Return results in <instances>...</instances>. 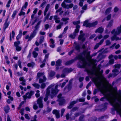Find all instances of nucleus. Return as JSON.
<instances>
[{
    "instance_id": "nucleus-40",
    "label": "nucleus",
    "mask_w": 121,
    "mask_h": 121,
    "mask_svg": "<svg viewBox=\"0 0 121 121\" xmlns=\"http://www.w3.org/2000/svg\"><path fill=\"white\" fill-rule=\"evenodd\" d=\"M28 5V3L27 2H26L24 4V5H23L22 8H23V9H24V8L25 9H26Z\"/></svg>"
},
{
    "instance_id": "nucleus-29",
    "label": "nucleus",
    "mask_w": 121,
    "mask_h": 121,
    "mask_svg": "<svg viewBox=\"0 0 121 121\" xmlns=\"http://www.w3.org/2000/svg\"><path fill=\"white\" fill-rule=\"evenodd\" d=\"M20 43V41L19 40H17V41H15L14 42V46L15 47L19 46V45Z\"/></svg>"
},
{
    "instance_id": "nucleus-56",
    "label": "nucleus",
    "mask_w": 121,
    "mask_h": 121,
    "mask_svg": "<svg viewBox=\"0 0 121 121\" xmlns=\"http://www.w3.org/2000/svg\"><path fill=\"white\" fill-rule=\"evenodd\" d=\"M114 66L116 68L119 69L121 67V65L120 64H118L115 65Z\"/></svg>"
},
{
    "instance_id": "nucleus-64",
    "label": "nucleus",
    "mask_w": 121,
    "mask_h": 121,
    "mask_svg": "<svg viewBox=\"0 0 121 121\" xmlns=\"http://www.w3.org/2000/svg\"><path fill=\"white\" fill-rule=\"evenodd\" d=\"M98 92V90L97 89H95L93 91V94L94 95H95Z\"/></svg>"
},
{
    "instance_id": "nucleus-48",
    "label": "nucleus",
    "mask_w": 121,
    "mask_h": 121,
    "mask_svg": "<svg viewBox=\"0 0 121 121\" xmlns=\"http://www.w3.org/2000/svg\"><path fill=\"white\" fill-rule=\"evenodd\" d=\"M111 14H110L107 16L106 17V20L107 21H109L110 20L111 18Z\"/></svg>"
},
{
    "instance_id": "nucleus-61",
    "label": "nucleus",
    "mask_w": 121,
    "mask_h": 121,
    "mask_svg": "<svg viewBox=\"0 0 121 121\" xmlns=\"http://www.w3.org/2000/svg\"><path fill=\"white\" fill-rule=\"evenodd\" d=\"M62 94L61 93L59 94L57 96V98L58 99H61L62 98Z\"/></svg>"
},
{
    "instance_id": "nucleus-13",
    "label": "nucleus",
    "mask_w": 121,
    "mask_h": 121,
    "mask_svg": "<svg viewBox=\"0 0 121 121\" xmlns=\"http://www.w3.org/2000/svg\"><path fill=\"white\" fill-rule=\"evenodd\" d=\"M51 87L50 86H49L48 88H47L46 89V91L45 95L49 96H50V89L51 88Z\"/></svg>"
},
{
    "instance_id": "nucleus-4",
    "label": "nucleus",
    "mask_w": 121,
    "mask_h": 121,
    "mask_svg": "<svg viewBox=\"0 0 121 121\" xmlns=\"http://www.w3.org/2000/svg\"><path fill=\"white\" fill-rule=\"evenodd\" d=\"M101 92L102 94L103 95H104V96L101 98L100 99V100L102 101H104L105 99H106L107 100L109 101V100L108 97L110 96L111 94H106V92L104 91H101Z\"/></svg>"
},
{
    "instance_id": "nucleus-32",
    "label": "nucleus",
    "mask_w": 121,
    "mask_h": 121,
    "mask_svg": "<svg viewBox=\"0 0 121 121\" xmlns=\"http://www.w3.org/2000/svg\"><path fill=\"white\" fill-rule=\"evenodd\" d=\"M113 21L112 20H111L109 22L107 26V27H110L112 25V23Z\"/></svg>"
},
{
    "instance_id": "nucleus-3",
    "label": "nucleus",
    "mask_w": 121,
    "mask_h": 121,
    "mask_svg": "<svg viewBox=\"0 0 121 121\" xmlns=\"http://www.w3.org/2000/svg\"><path fill=\"white\" fill-rule=\"evenodd\" d=\"M39 27V26H38L36 25L35 26V29L29 36L28 41L31 40L37 34V31L38 30Z\"/></svg>"
},
{
    "instance_id": "nucleus-49",
    "label": "nucleus",
    "mask_w": 121,
    "mask_h": 121,
    "mask_svg": "<svg viewBox=\"0 0 121 121\" xmlns=\"http://www.w3.org/2000/svg\"><path fill=\"white\" fill-rule=\"evenodd\" d=\"M101 65L99 64L98 66L97 67V70L98 71H99L101 69Z\"/></svg>"
},
{
    "instance_id": "nucleus-15",
    "label": "nucleus",
    "mask_w": 121,
    "mask_h": 121,
    "mask_svg": "<svg viewBox=\"0 0 121 121\" xmlns=\"http://www.w3.org/2000/svg\"><path fill=\"white\" fill-rule=\"evenodd\" d=\"M34 94V92L32 91H30V92H28L26 93V95H29L28 96V98L30 99L31 98L32 96Z\"/></svg>"
},
{
    "instance_id": "nucleus-6",
    "label": "nucleus",
    "mask_w": 121,
    "mask_h": 121,
    "mask_svg": "<svg viewBox=\"0 0 121 121\" xmlns=\"http://www.w3.org/2000/svg\"><path fill=\"white\" fill-rule=\"evenodd\" d=\"M59 91L56 90L54 89V88H51V94L50 97L51 99H53L57 94Z\"/></svg>"
},
{
    "instance_id": "nucleus-2",
    "label": "nucleus",
    "mask_w": 121,
    "mask_h": 121,
    "mask_svg": "<svg viewBox=\"0 0 121 121\" xmlns=\"http://www.w3.org/2000/svg\"><path fill=\"white\" fill-rule=\"evenodd\" d=\"M109 102L111 105L113 107V108L112 109V111H116L121 117V108H118L116 106V104H117V103L115 104L114 102H112L109 100Z\"/></svg>"
},
{
    "instance_id": "nucleus-62",
    "label": "nucleus",
    "mask_w": 121,
    "mask_h": 121,
    "mask_svg": "<svg viewBox=\"0 0 121 121\" xmlns=\"http://www.w3.org/2000/svg\"><path fill=\"white\" fill-rule=\"evenodd\" d=\"M65 111V110L64 108L62 109L61 111L60 115L61 116H62L64 112Z\"/></svg>"
},
{
    "instance_id": "nucleus-45",
    "label": "nucleus",
    "mask_w": 121,
    "mask_h": 121,
    "mask_svg": "<svg viewBox=\"0 0 121 121\" xmlns=\"http://www.w3.org/2000/svg\"><path fill=\"white\" fill-rule=\"evenodd\" d=\"M114 59H111L109 60V64L111 65L113 64L114 63Z\"/></svg>"
},
{
    "instance_id": "nucleus-51",
    "label": "nucleus",
    "mask_w": 121,
    "mask_h": 121,
    "mask_svg": "<svg viewBox=\"0 0 121 121\" xmlns=\"http://www.w3.org/2000/svg\"><path fill=\"white\" fill-rule=\"evenodd\" d=\"M8 72L10 73V77L12 78V73L11 70L10 69H8Z\"/></svg>"
},
{
    "instance_id": "nucleus-57",
    "label": "nucleus",
    "mask_w": 121,
    "mask_h": 121,
    "mask_svg": "<svg viewBox=\"0 0 121 121\" xmlns=\"http://www.w3.org/2000/svg\"><path fill=\"white\" fill-rule=\"evenodd\" d=\"M59 112L57 110L54 109L52 113L53 114H54L55 115Z\"/></svg>"
},
{
    "instance_id": "nucleus-50",
    "label": "nucleus",
    "mask_w": 121,
    "mask_h": 121,
    "mask_svg": "<svg viewBox=\"0 0 121 121\" xmlns=\"http://www.w3.org/2000/svg\"><path fill=\"white\" fill-rule=\"evenodd\" d=\"M10 22H8L6 23H5V22L4 24V26L8 28V26H9V25L10 24Z\"/></svg>"
},
{
    "instance_id": "nucleus-22",
    "label": "nucleus",
    "mask_w": 121,
    "mask_h": 121,
    "mask_svg": "<svg viewBox=\"0 0 121 121\" xmlns=\"http://www.w3.org/2000/svg\"><path fill=\"white\" fill-rule=\"evenodd\" d=\"M75 49L77 51L80 52L81 49V47L80 45L79 44L76 43L75 46Z\"/></svg>"
},
{
    "instance_id": "nucleus-42",
    "label": "nucleus",
    "mask_w": 121,
    "mask_h": 121,
    "mask_svg": "<svg viewBox=\"0 0 121 121\" xmlns=\"http://www.w3.org/2000/svg\"><path fill=\"white\" fill-rule=\"evenodd\" d=\"M55 74V73L54 71H51L50 73L49 76L51 77H53Z\"/></svg>"
},
{
    "instance_id": "nucleus-20",
    "label": "nucleus",
    "mask_w": 121,
    "mask_h": 121,
    "mask_svg": "<svg viewBox=\"0 0 121 121\" xmlns=\"http://www.w3.org/2000/svg\"><path fill=\"white\" fill-rule=\"evenodd\" d=\"M24 10V9H23V8H22L20 12L18 14V15L21 16L22 15H25V13L23 12Z\"/></svg>"
},
{
    "instance_id": "nucleus-5",
    "label": "nucleus",
    "mask_w": 121,
    "mask_h": 121,
    "mask_svg": "<svg viewBox=\"0 0 121 121\" xmlns=\"http://www.w3.org/2000/svg\"><path fill=\"white\" fill-rule=\"evenodd\" d=\"M86 70L88 74L91 75H95L96 72V67H93L91 70L86 69Z\"/></svg>"
},
{
    "instance_id": "nucleus-23",
    "label": "nucleus",
    "mask_w": 121,
    "mask_h": 121,
    "mask_svg": "<svg viewBox=\"0 0 121 121\" xmlns=\"http://www.w3.org/2000/svg\"><path fill=\"white\" fill-rule=\"evenodd\" d=\"M97 119L96 117L93 116L92 117H90L88 119V121H96Z\"/></svg>"
},
{
    "instance_id": "nucleus-24",
    "label": "nucleus",
    "mask_w": 121,
    "mask_h": 121,
    "mask_svg": "<svg viewBox=\"0 0 121 121\" xmlns=\"http://www.w3.org/2000/svg\"><path fill=\"white\" fill-rule=\"evenodd\" d=\"M50 15V12H48V13L46 16L44 18L43 20V21L44 22H45L47 20H48V19Z\"/></svg>"
},
{
    "instance_id": "nucleus-53",
    "label": "nucleus",
    "mask_w": 121,
    "mask_h": 121,
    "mask_svg": "<svg viewBox=\"0 0 121 121\" xmlns=\"http://www.w3.org/2000/svg\"><path fill=\"white\" fill-rule=\"evenodd\" d=\"M69 19L68 17L66 18H62L61 20L63 22H65L69 20Z\"/></svg>"
},
{
    "instance_id": "nucleus-14",
    "label": "nucleus",
    "mask_w": 121,
    "mask_h": 121,
    "mask_svg": "<svg viewBox=\"0 0 121 121\" xmlns=\"http://www.w3.org/2000/svg\"><path fill=\"white\" fill-rule=\"evenodd\" d=\"M108 103L107 102H105L104 104V106L103 108L100 109V111H105L107 109V105Z\"/></svg>"
},
{
    "instance_id": "nucleus-26",
    "label": "nucleus",
    "mask_w": 121,
    "mask_h": 121,
    "mask_svg": "<svg viewBox=\"0 0 121 121\" xmlns=\"http://www.w3.org/2000/svg\"><path fill=\"white\" fill-rule=\"evenodd\" d=\"M17 10H14L13 11L12 14L11 16V17L13 19H14L15 18V17L17 13Z\"/></svg>"
},
{
    "instance_id": "nucleus-38",
    "label": "nucleus",
    "mask_w": 121,
    "mask_h": 121,
    "mask_svg": "<svg viewBox=\"0 0 121 121\" xmlns=\"http://www.w3.org/2000/svg\"><path fill=\"white\" fill-rule=\"evenodd\" d=\"M32 85L34 87L38 89H39L40 87V85L39 84L36 83L33 84Z\"/></svg>"
},
{
    "instance_id": "nucleus-37",
    "label": "nucleus",
    "mask_w": 121,
    "mask_h": 121,
    "mask_svg": "<svg viewBox=\"0 0 121 121\" xmlns=\"http://www.w3.org/2000/svg\"><path fill=\"white\" fill-rule=\"evenodd\" d=\"M37 102L38 104L42 103V98L40 97L37 100Z\"/></svg>"
},
{
    "instance_id": "nucleus-60",
    "label": "nucleus",
    "mask_w": 121,
    "mask_h": 121,
    "mask_svg": "<svg viewBox=\"0 0 121 121\" xmlns=\"http://www.w3.org/2000/svg\"><path fill=\"white\" fill-rule=\"evenodd\" d=\"M39 83H42L44 82L43 79L42 78H40L39 80Z\"/></svg>"
},
{
    "instance_id": "nucleus-46",
    "label": "nucleus",
    "mask_w": 121,
    "mask_h": 121,
    "mask_svg": "<svg viewBox=\"0 0 121 121\" xmlns=\"http://www.w3.org/2000/svg\"><path fill=\"white\" fill-rule=\"evenodd\" d=\"M24 103V101H22L21 102L20 104L19 105V106L17 108V109L19 110L21 107L22 106V105Z\"/></svg>"
},
{
    "instance_id": "nucleus-17",
    "label": "nucleus",
    "mask_w": 121,
    "mask_h": 121,
    "mask_svg": "<svg viewBox=\"0 0 121 121\" xmlns=\"http://www.w3.org/2000/svg\"><path fill=\"white\" fill-rule=\"evenodd\" d=\"M35 65V63L33 61L27 64V66L29 67H31L32 68L34 67Z\"/></svg>"
},
{
    "instance_id": "nucleus-35",
    "label": "nucleus",
    "mask_w": 121,
    "mask_h": 121,
    "mask_svg": "<svg viewBox=\"0 0 121 121\" xmlns=\"http://www.w3.org/2000/svg\"><path fill=\"white\" fill-rule=\"evenodd\" d=\"M65 117L66 118V119L67 120H69L70 118V121H71L72 120V118L71 117H70L69 114V113H67Z\"/></svg>"
},
{
    "instance_id": "nucleus-34",
    "label": "nucleus",
    "mask_w": 121,
    "mask_h": 121,
    "mask_svg": "<svg viewBox=\"0 0 121 121\" xmlns=\"http://www.w3.org/2000/svg\"><path fill=\"white\" fill-rule=\"evenodd\" d=\"M32 54L34 57L35 58H36L38 55V53L35 51H33Z\"/></svg>"
},
{
    "instance_id": "nucleus-11",
    "label": "nucleus",
    "mask_w": 121,
    "mask_h": 121,
    "mask_svg": "<svg viewBox=\"0 0 121 121\" xmlns=\"http://www.w3.org/2000/svg\"><path fill=\"white\" fill-rule=\"evenodd\" d=\"M98 23V22L97 21H95L94 22L92 23H89V28L95 27L97 25Z\"/></svg>"
},
{
    "instance_id": "nucleus-12",
    "label": "nucleus",
    "mask_w": 121,
    "mask_h": 121,
    "mask_svg": "<svg viewBox=\"0 0 121 121\" xmlns=\"http://www.w3.org/2000/svg\"><path fill=\"white\" fill-rule=\"evenodd\" d=\"M112 72L113 73V75L114 77H115L119 73L118 70L116 68L112 70Z\"/></svg>"
},
{
    "instance_id": "nucleus-18",
    "label": "nucleus",
    "mask_w": 121,
    "mask_h": 121,
    "mask_svg": "<svg viewBox=\"0 0 121 121\" xmlns=\"http://www.w3.org/2000/svg\"><path fill=\"white\" fill-rule=\"evenodd\" d=\"M73 70L71 68H70L69 69L68 68H65L63 70V71L65 72H68L70 73Z\"/></svg>"
},
{
    "instance_id": "nucleus-10",
    "label": "nucleus",
    "mask_w": 121,
    "mask_h": 121,
    "mask_svg": "<svg viewBox=\"0 0 121 121\" xmlns=\"http://www.w3.org/2000/svg\"><path fill=\"white\" fill-rule=\"evenodd\" d=\"M19 80L20 81H22V82L21 83V84L23 86L26 85V80L25 79H24V77H20L19 79Z\"/></svg>"
},
{
    "instance_id": "nucleus-59",
    "label": "nucleus",
    "mask_w": 121,
    "mask_h": 121,
    "mask_svg": "<svg viewBox=\"0 0 121 121\" xmlns=\"http://www.w3.org/2000/svg\"><path fill=\"white\" fill-rule=\"evenodd\" d=\"M106 45H110L111 43V42L109 40H107L106 41Z\"/></svg>"
},
{
    "instance_id": "nucleus-58",
    "label": "nucleus",
    "mask_w": 121,
    "mask_h": 121,
    "mask_svg": "<svg viewBox=\"0 0 121 121\" xmlns=\"http://www.w3.org/2000/svg\"><path fill=\"white\" fill-rule=\"evenodd\" d=\"M24 109L23 108H22L21 109L20 112V113H21L22 115H23L24 114Z\"/></svg>"
},
{
    "instance_id": "nucleus-21",
    "label": "nucleus",
    "mask_w": 121,
    "mask_h": 121,
    "mask_svg": "<svg viewBox=\"0 0 121 121\" xmlns=\"http://www.w3.org/2000/svg\"><path fill=\"white\" fill-rule=\"evenodd\" d=\"M117 30L116 33L117 34V35L121 33V24L120 26H119L117 28Z\"/></svg>"
},
{
    "instance_id": "nucleus-43",
    "label": "nucleus",
    "mask_w": 121,
    "mask_h": 121,
    "mask_svg": "<svg viewBox=\"0 0 121 121\" xmlns=\"http://www.w3.org/2000/svg\"><path fill=\"white\" fill-rule=\"evenodd\" d=\"M44 74L43 73L40 72L38 73L37 74V77L38 78H39L40 77L42 76Z\"/></svg>"
},
{
    "instance_id": "nucleus-16",
    "label": "nucleus",
    "mask_w": 121,
    "mask_h": 121,
    "mask_svg": "<svg viewBox=\"0 0 121 121\" xmlns=\"http://www.w3.org/2000/svg\"><path fill=\"white\" fill-rule=\"evenodd\" d=\"M10 109V108L9 106L7 105L4 108V110L5 113L7 114L9 112V110Z\"/></svg>"
},
{
    "instance_id": "nucleus-27",
    "label": "nucleus",
    "mask_w": 121,
    "mask_h": 121,
    "mask_svg": "<svg viewBox=\"0 0 121 121\" xmlns=\"http://www.w3.org/2000/svg\"><path fill=\"white\" fill-rule=\"evenodd\" d=\"M88 21L87 20H85L84 22L83 26H86V27H89V23H88Z\"/></svg>"
},
{
    "instance_id": "nucleus-44",
    "label": "nucleus",
    "mask_w": 121,
    "mask_h": 121,
    "mask_svg": "<svg viewBox=\"0 0 121 121\" xmlns=\"http://www.w3.org/2000/svg\"><path fill=\"white\" fill-rule=\"evenodd\" d=\"M67 5L65 2H63L62 3L61 5L62 7L65 9H66Z\"/></svg>"
},
{
    "instance_id": "nucleus-39",
    "label": "nucleus",
    "mask_w": 121,
    "mask_h": 121,
    "mask_svg": "<svg viewBox=\"0 0 121 121\" xmlns=\"http://www.w3.org/2000/svg\"><path fill=\"white\" fill-rule=\"evenodd\" d=\"M80 23V20H78L76 21H73V23L74 25H78Z\"/></svg>"
},
{
    "instance_id": "nucleus-36",
    "label": "nucleus",
    "mask_w": 121,
    "mask_h": 121,
    "mask_svg": "<svg viewBox=\"0 0 121 121\" xmlns=\"http://www.w3.org/2000/svg\"><path fill=\"white\" fill-rule=\"evenodd\" d=\"M15 47L16 50L18 52L22 50V48L21 46H18Z\"/></svg>"
},
{
    "instance_id": "nucleus-1",
    "label": "nucleus",
    "mask_w": 121,
    "mask_h": 121,
    "mask_svg": "<svg viewBox=\"0 0 121 121\" xmlns=\"http://www.w3.org/2000/svg\"><path fill=\"white\" fill-rule=\"evenodd\" d=\"M90 52L88 51L87 50L83 51L82 54L78 55L74 59L66 61L65 63V65L67 66L70 65L73 63L75 60H79L82 62V65H81L80 64H79L78 65V67L79 68H84L86 66L87 63L85 58L82 55L85 56L86 58L87 59L90 57Z\"/></svg>"
},
{
    "instance_id": "nucleus-28",
    "label": "nucleus",
    "mask_w": 121,
    "mask_h": 121,
    "mask_svg": "<svg viewBox=\"0 0 121 121\" xmlns=\"http://www.w3.org/2000/svg\"><path fill=\"white\" fill-rule=\"evenodd\" d=\"M112 9L111 7H110L107 8L105 11V13L106 14H108L111 12Z\"/></svg>"
},
{
    "instance_id": "nucleus-47",
    "label": "nucleus",
    "mask_w": 121,
    "mask_h": 121,
    "mask_svg": "<svg viewBox=\"0 0 121 121\" xmlns=\"http://www.w3.org/2000/svg\"><path fill=\"white\" fill-rule=\"evenodd\" d=\"M46 86V84L44 83H42L40 86V88L41 89L44 88Z\"/></svg>"
},
{
    "instance_id": "nucleus-30",
    "label": "nucleus",
    "mask_w": 121,
    "mask_h": 121,
    "mask_svg": "<svg viewBox=\"0 0 121 121\" xmlns=\"http://www.w3.org/2000/svg\"><path fill=\"white\" fill-rule=\"evenodd\" d=\"M78 109V107H74L72 109V110H71L70 112V115H72V112H74L77 110Z\"/></svg>"
},
{
    "instance_id": "nucleus-41",
    "label": "nucleus",
    "mask_w": 121,
    "mask_h": 121,
    "mask_svg": "<svg viewBox=\"0 0 121 121\" xmlns=\"http://www.w3.org/2000/svg\"><path fill=\"white\" fill-rule=\"evenodd\" d=\"M84 116L83 115H82L81 116L79 119V121H83V119L84 118Z\"/></svg>"
},
{
    "instance_id": "nucleus-63",
    "label": "nucleus",
    "mask_w": 121,
    "mask_h": 121,
    "mask_svg": "<svg viewBox=\"0 0 121 121\" xmlns=\"http://www.w3.org/2000/svg\"><path fill=\"white\" fill-rule=\"evenodd\" d=\"M116 31L115 29H113L111 32V33L112 34H114L115 35H117V34L116 33Z\"/></svg>"
},
{
    "instance_id": "nucleus-19",
    "label": "nucleus",
    "mask_w": 121,
    "mask_h": 121,
    "mask_svg": "<svg viewBox=\"0 0 121 121\" xmlns=\"http://www.w3.org/2000/svg\"><path fill=\"white\" fill-rule=\"evenodd\" d=\"M62 62V61L60 59L58 60L56 62V65L57 66H60Z\"/></svg>"
},
{
    "instance_id": "nucleus-54",
    "label": "nucleus",
    "mask_w": 121,
    "mask_h": 121,
    "mask_svg": "<svg viewBox=\"0 0 121 121\" xmlns=\"http://www.w3.org/2000/svg\"><path fill=\"white\" fill-rule=\"evenodd\" d=\"M17 63L20 68H22V66L21 65V62L20 60H19L18 61Z\"/></svg>"
},
{
    "instance_id": "nucleus-9",
    "label": "nucleus",
    "mask_w": 121,
    "mask_h": 121,
    "mask_svg": "<svg viewBox=\"0 0 121 121\" xmlns=\"http://www.w3.org/2000/svg\"><path fill=\"white\" fill-rule=\"evenodd\" d=\"M85 34H84L80 35L78 36V39L79 40H81L82 42H84L86 39L84 37Z\"/></svg>"
},
{
    "instance_id": "nucleus-55",
    "label": "nucleus",
    "mask_w": 121,
    "mask_h": 121,
    "mask_svg": "<svg viewBox=\"0 0 121 121\" xmlns=\"http://www.w3.org/2000/svg\"><path fill=\"white\" fill-rule=\"evenodd\" d=\"M99 45H100L98 43H97L95 46L94 48V49H97L99 47Z\"/></svg>"
},
{
    "instance_id": "nucleus-33",
    "label": "nucleus",
    "mask_w": 121,
    "mask_h": 121,
    "mask_svg": "<svg viewBox=\"0 0 121 121\" xmlns=\"http://www.w3.org/2000/svg\"><path fill=\"white\" fill-rule=\"evenodd\" d=\"M44 37L43 36L40 37V38L39 40V43L40 44H41L43 41Z\"/></svg>"
},
{
    "instance_id": "nucleus-25",
    "label": "nucleus",
    "mask_w": 121,
    "mask_h": 121,
    "mask_svg": "<svg viewBox=\"0 0 121 121\" xmlns=\"http://www.w3.org/2000/svg\"><path fill=\"white\" fill-rule=\"evenodd\" d=\"M59 101V104L60 105H62L64 103V99H61L58 100Z\"/></svg>"
},
{
    "instance_id": "nucleus-7",
    "label": "nucleus",
    "mask_w": 121,
    "mask_h": 121,
    "mask_svg": "<svg viewBox=\"0 0 121 121\" xmlns=\"http://www.w3.org/2000/svg\"><path fill=\"white\" fill-rule=\"evenodd\" d=\"M77 102L75 100L70 102L69 105L67 106V108L69 109H71L73 107L74 105Z\"/></svg>"
},
{
    "instance_id": "nucleus-31",
    "label": "nucleus",
    "mask_w": 121,
    "mask_h": 121,
    "mask_svg": "<svg viewBox=\"0 0 121 121\" xmlns=\"http://www.w3.org/2000/svg\"><path fill=\"white\" fill-rule=\"evenodd\" d=\"M73 3H71L69 4H67V5L66 9H68L69 8H71L73 7Z\"/></svg>"
},
{
    "instance_id": "nucleus-8",
    "label": "nucleus",
    "mask_w": 121,
    "mask_h": 121,
    "mask_svg": "<svg viewBox=\"0 0 121 121\" xmlns=\"http://www.w3.org/2000/svg\"><path fill=\"white\" fill-rule=\"evenodd\" d=\"M104 29L102 26L98 28L95 31V33H98L100 34H102L103 32Z\"/></svg>"
},
{
    "instance_id": "nucleus-52",
    "label": "nucleus",
    "mask_w": 121,
    "mask_h": 121,
    "mask_svg": "<svg viewBox=\"0 0 121 121\" xmlns=\"http://www.w3.org/2000/svg\"><path fill=\"white\" fill-rule=\"evenodd\" d=\"M91 81H90L87 84L86 87V88L87 89H88L89 88V87L91 86Z\"/></svg>"
}]
</instances>
